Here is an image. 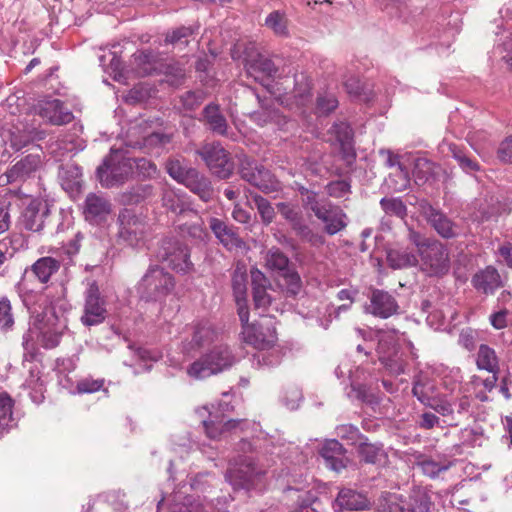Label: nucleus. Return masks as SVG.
Segmentation results:
<instances>
[{"instance_id":"1","label":"nucleus","mask_w":512,"mask_h":512,"mask_svg":"<svg viewBox=\"0 0 512 512\" xmlns=\"http://www.w3.org/2000/svg\"><path fill=\"white\" fill-rule=\"evenodd\" d=\"M165 168L172 179L184 185L202 201L212 200L214 189L210 179L196 168L189 166L185 159L170 158L167 160Z\"/></svg>"},{"instance_id":"2","label":"nucleus","mask_w":512,"mask_h":512,"mask_svg":"<svg viewBox=\"0 0 512 512\" xmlns=\"http://www.w3.org/2000/svg\"><path fill=\"white\" fill-rule=\"evenodd\" d=\"M96 174L105 188L124 184L134 174L133 158L126 157L120 150H111L102 165L97 168Z\"/></svg>"},{"instance_id":"3","label":"nucleus","mask_w":512,"mask_h":512,"mask_svg":"<svg viewBox=\"0 0 512 512\" xmlns=\"http://www.w3.org/2000/svg\"><path fill=\"white\" fill-rule=\"evenodd\" d=\"M173 276L164 268L150 266L137 284V293L145 301H160L166 298L174 289Z\"/></svg>"},{"instance_id":"4","label":"nucleus","mask_w":512,"mask_h":512,"mask_svg":"<svg viewBox=\"0 0 512 512\" xmlns=\"http://www.w3.org/2000/svg\"><path fill=\"white\" fill-rule=\"evenodd\" d=\"M234 362L235 356L231 349L226 345H218L194 361L187 373L195 379H204L231 367Z\"/></svg>"},{"instance_id":"5","label":"nucleus","mask_w":512,"mask_h":512,"mask_svg":"<svg viewBox=\"0 0 512 512\" xmlns=\"http://www.w3.org/2000/svg\"><path fill=\"white\" fill-rule=\"evenodd\" d=\"M265 470L256 464L253 457L240 455L226 473V479L234 489L249 490L254 487Z\"/></svg>"},{"instance_id":"6","label":"nucleus","mask_w":512,"mask_h":512,"mask_svg":"<svg viewBox=\"0 0 512 512\" xmlns=\"http://www.w3.org/2000/svg\"><path fill=\"white\" fill-rule=\"evenodd\" d=\"M196 154L218 178L227 179L232 175L234 163L229 152L219 142L204 143L196 150Z\"/></svg>"},{"instance_id":"7","label":"nucleus","mask_w":512,"mask_h":512,"mask_svg":"<svg viewBox=\"0 0 512 512\" xmlns=\"http://www.w3.org/2000/svg\"><path fill=\"white\" fill-rule=\"evenodd\" d=\"M239 174L243 180L265 194L277 192L281 189L280 182L269 170L248 157H243L240 160Z\"/></svg>"},{"instance_id":"8","label":"nucleus","mask_w":512,"mask_h":512,"mask_svg":"<svg viewBox=\"0 0 512 512\" xmlns=\"http://www.w3.org/2000/svg\"><path fill=\"white\" fill-rule=\"evenodd\" d=\"M421 269L429 276L444 275L449 271L447 248L439 241L423 244L419 249Z\"/></svg>"},{"instance_id":"9","label":"nucleus","mask_w":512,"mask_h":512,"mask_svg":"<svg viewBox=\"0 0 512 512\" xmlns=\"http://www.w3.org/2000/svg\"><path fill=\"white\" fill-rule=\"evenodd\" d=\"M242 323V337L245 343L259 350L269 349L277 341V333L272 318H264L260 322Z\"/></svg>"},{"instance_id":"10","label":"nucleus","mask_w":512,"mask_h":512,"mask_svg":"<svg viewBox=\"0 0 512 512\" xmlns=\"http://www.w3.org/2000/svg\"><path fill=\"white\" fill-rule=\"evenodd\" d=\"M118 239L128 246L135 247L143 240L147 232V224L141 216L131 209H123L118 215Z\"/></svg>"},{"instance_id":"11","label":"nucleus","mask_w":512,"mask_h":512,"mask_svg":"<svg viewBox=\"0 0 512 512\" xmlns=\"http://www.w3.org/2000/svg\"><path fill=\"white\" fill-rule=\"evenodd\" d=\"M106 315V301L101 296L96 281H91L88 283L84 293V307L81 322L87 327L98 325L104 322Z\"/></svg>"},{"instance_id":"12","label":"nucleus","mask_w":512,"mask_h":512,"mask_svg":"<svg viewBox=\"0 0 512 512\" xmlns=\"http://www.w3.org/2000/svg\"><path fill=\"white\" fill-rule=\"evenodd\" d=\"M158 257L168 262L169 266L178 272L185 273L192 268L188 247L177 239H164L159 249Z\"/></svg>"},{"instance_id":"13","label":"nucleus","mask_w":512,"mask_h":512,"mask_svg":"<svg viewBox=\"0 0 512 512\" xmlns=\"http://www.w3.org/2000/svg\"><path fill=\"white\" fill-rule=\"evenodd\" d=\"M43 153L37 149L35 153H30L11 166L2 177L6 178V183L24 182L33 177L42 167Z\"/></svg>"},{"instance_id":"14","label":"nucleus","mask_w":512,"mask_h":512,"mask_svg":"<svg viewBox=\"0 0 512 512\" xmlns=\"http://www.w3.org/2000/svg\"><path fill=\"white\" fill-rule=\"evenodd\" d=\"M432 502L424 489H414L409 496L399 502L385 504L380 512H431Z\"/></svg>"},{"instance_id":"15","label":"nucleus","mask_w":512,"mask_h":512,"mask_svg":"<svg viewBox=\"0 0 512 512\" xmlns=\"http://www.w3.org/2000/svg\"><path fill=\"white\" fill-rule=\"evenodd\" d=\"M112 211L110 200L101 193H89L84 201L83 214L87 221L100 223L105 221Z\"/></svg>"},{"instance_id":"16","label":"nucleus","mask_w":512,"mask_h":512,"mask_svg":"<svg viewBox=\"0 0 512 512\" xmlns=\"http://www.w3.org/2000/svg\"><path fill=\"white\" fill-rule=\"evenodd\" d=\"M369 299L366 312L375 317L387 319L398 313L399 305L396 299L386 291L374 289Z\"/></svg>"},{"instance_id":"17","label":"nucleus","mask_w":512,"mask_h":512,"mask_svg":"<svg viewBox=\"0 0 512 512\" xmlns=\"http://www.w3.org/2000/svg\"><path fill=\"white\" fill-rule=\"evenodd\" d=\"M423 215L441 237L449 239L458 235L457 225L442 211L428 204L423 207Z\"/></svg>"},{"instance_id":"18","label":"nucleus","mask_w":512,"mask_h":512,"mask_svg":"<svg viewBox=\"0 0 512 512\" xmlns=\"http://www.w3.org/2000/svg\"><path fill=\"white\" fill-rule=\"evenodd\" d=\"M321 222L324 223V231L328 235H335L344 230L348 225V216L343 209L330 202L319 214L316 216Z\"/></svg>"},{"instance_id":"19","label":"nucleus","mask_w":512,"mask_h":512,"mask_svg":"<svg viewBox=\"0 0 512 512\" xmlns=\"http://www.w3.org/2000/svg\"><path fill=\"white\" fill-rule=\"evenodd\" d=\"M39 115L53 125H63L72 121L73 114L59 99L45 100L38 105Z\"/></svg>"},{"instance_id":"20","label":"nucleus","mask_w":512,"mask_h":512,"mask_svg":"<svg viewBox=\"0 0 512 512\" xmlns=\"http://www.w3.org/2000/svg\"><path fill=\"white\" fill-rule=\"evenodd\" d=\"M369 504L364 494L350 488H343L339 491L333 507L337 512L361 511L368 509Z\"/></svg>"},{"instance_id":"21","label":"nucleus","mask_w":512,"mask_h":512,"mask_svg":"<svg viewBox=\"0 0 512 512\" xmlns=\"http://www.w3.org/2000/svg\"><path fill=\"white\" fill-rule=\"evenodd\" d=\"M232 288L237 311L241 322L249 321V310L247 307V275L245 270L237 267L232 275Z\"/></svg>"},{"instance_id":"22","label":"nucleus","mask_w":512,"mask_h":512,"mask_svg":"<svg viewBox=\"0 0 512 512\" xmlns=\"http://www.w3.org/2000/svg\"><path fill=\"white\" fill-rule=\"evenodd\" d=\"M209 227L219 242L228 250L241 248L244 244L235 228L219 218L211 217Z\"/></svg>"},{"instance_id":"23","label":"nucleus","mask_w":512,"mask_h":512,"mask_svg":"<svg viewBox=\"0 0 512 512\" xmlns=\"http://www.w3.org/2000/svg\"><path fill=\"white\" fill-rule=\"evenodd\" d=\"M246 71L255 80L274 78L278 73L275 63L262 54L250 57L246 60Z\"/></svg>"},{"instance_id":"24","label":"nucleus","mask_w":512,"mask_h":512,"mask_svg":"<svg viewBox=\"0 0 512 512\" xmlns=\"http://www.w3.org/2000/svg\"><path fill=\"white\" fill-rule=\"evenodd\" d=\"M42 203L38 200L31 201L23 210L19 223L22 228L32 232H39L44 226V213Z\"/></svg>"},{"instance_id":"25","label":"nucleus","mask_w":512,"mask_h":512,"mask_svg":"<svg viewBox=\"0 0 512 512\" xmlns=\"http://www.w3.org/2000/svg\"><path fill=\"white\" fill-rule=\"evenodd\" d=\"M472 284L476 290L489 294L501 287L502 281L497 269L487 266L473 276Z\"/></svg>"},{"instance_id":"26","label":"nucleus","mask_w":512,"mask_h":512,"mask_svg":"<svg viewBox=\"0 0 512 512\" xmlns=\"http://www.w3.org/2000/svg\"><path fill=\"white\" fill-rule=\"evenodd\" d=\"M416 464L420 467L423 474L430 478H435L441 473L450 469L454 461L449 460L444 455H436V456H420L417 458Z\"/></svg>"},{"instance_id":"27","label":"nucleus","mask_w":512,"mask_h":512,"mask_svg":"<svg viewBox=\"0 0 512 512\" xmlns=\"http://www.w3.org/2000/svg\"><path fill=\"white\" fill-rule=\"evenodd\" d=\"M242 420L230 419L224 421V415L213 414L209 412L208 419H203L202 424L206 435L211 439H218L224 431H229L237 427Z\"/></svg>"},{"instance_id":"28","label":"nucleus","mask_w":512,"mask_h":512,"mask_svg":"<svg viewBox=\"0 0 512 512\" xmlns=\"http://www.w3.org/2000/svg\"><path fill=\"white\" fill-rule=\"evenodd\" d=\"M34 134V129L25 126L19 127L18 125H13L12 128L2 131L3 140L15 151H19L32 142Z\"/></svg>"},{"instance_id":"29","label":"nucleus","mask_w":512,"mask_h":512,"mask_svg":"<svg viewBox=\"0 0 512 512\" xmlns=\"http://www.w3.org/2000/svg\"><path fill=\"white\" fill-rule=\"evenodd\" d=\"M216 331L207 322L197 323L193 327V333L189 346L191 349H201L212 344L216 339Z\"/></svg>"},{"instance_id":"30","label":"nucleus","mask_w":512,"mask_h":512,"mask_svg":"<svg viewBox=\"0 0 512 512\" xmlns=\"http://www.w3.org/2000/svg\"><path fill=\"white\" fill-rule=\"evenodd\" d=\"M203 115L209 129L219 135H227L228 123L216 104H209L203 110Z\"/></svg>"},{"instance_id":"31","label":"nucleus","mask_w":512,"mask_h":512,"mask_svg":"<svg viewBox=\"0 0 512 512\" xmlns=\"http://www.w3.org/2000/svg\"><path fill=\"white\" fill-rule=\"evenodd\" d=\"M60 268V262L50 256L39 258L32 266L31 272L41 283H47Z\"/></svg>"},{"instance_id":"32","label":"nucleus","mask_w":512,"mask_h":512,"mask_svg":"<svg viewBox=\"0 0 512 512\" xmlns=\"http://www.w3.org/2000/svg\"><path fill=\"white\" fill-rule=\"evenodd\" d=\"M133 63L142 76L158 70L159 57L152 50H143L133 54Z\"/></svg>"},{"instance_id":"33","label":"nucleus","mask_w":512,"mask_h":512,"mask_svg":"<svg viewBox=\"0 0 512 512\" xmlns=\"http://www.w3.org/2000/svg\"><path fill=\"white\" fill-rule=\"evenodd\" d=\"M476 365L480 370L497 374L499 372V361L495 350L486 344H481L477 353Z\"/></svg>"},{"instance_id":"34","label":"nucleus","mask_w":512,"mask_h":512,"mask_svg":"<svg viewBox=\"0 0 512 512\" xmlns=\"http://www.w3.org/2000/svg\"><path fill=\"white\" fill-rule=\"evenodd\" d=\"M358 454L361 460L368 464H380L387 459L382 445L368 443L367 440L360 442Z\"/></svg>"},{"instance_id":"35","label":"nucleus","mask_w":512,"mask_h":512,"mask_svg":"<svg viewBox=\"0 0 512 512\" xmlns=\"http://www.w3.org/2000/svg\"><path fill=\"white\" fill-rule=\"evenodd\" d=\"M289 20L284 12L279 10L272 11L265 19V26L270 29L275 36L281 38L289 37Z\"/></svg>"},{"instance_id":"36","label":"nucleus","mask_w":512,"mask_h":512,"mask_svg":"<svg viewBox=\"0 0 512 512\" xmlns=\"http://www.w3.org/2000/svg\"><path fill=\"white\" fill-rule=\"evenodd\" d=\"M250 119L260 127H264L269 124L280 125L283 117L279 111L271 108H262L259 111H255L250 114Z\"/></svg>"},{"instance_id":"37","label":"nucleus","mask_w":512,"mask_h":512,"mask_svg":"<svg viewBox=\"0 0 512 512\" xmlns=\"http://www.w3.org/2000/svg\"><path fill=\"white\" fill-rule=\"evenodd\" d=\"M15 325V315L11 300L7 296L0 297V331L8 332Z\"/></svg>"},{"instance_id":"38","label":"nucleus","mask_w":512,"mask_h":512,"mask_svg":"<svg viewBox=\"0 0 512 512\" xmlns=\"http://www.w3.org/2000/svg\"><path fill=\"white\" fill-rule=\"evenodd\" d=\"M389 265L394 269H402L417 264L414 254L407 251L391 250L387 255Z\"/></svg>"},{"instance_id":"39","label":"nucleus","mask_w":512,"mask_h":512,"mask_svg":"<svg viewBox=\"0 0 512 512\" xmlns=\"http://www.w3.org/2000/svg\"><path fill=\"white\" fill-rule=\"evenodd\" d=\"M14 400L7 392L0 393V429H6L13 423Z\"/></svg>"},{"instance_id":"40","label":"nucleus","mask_w":512,"mask_h":512,"mask_svg":"<svg viewBox=\"0 0 512 512\" xmlns=\"http://www.w3.org/2000/svg\"><path fill=\"white\" fill-rule=\"evenodd\" d=\"M292 229L296 235L305 242H308L312 246H320L324 244L323 236L315 233L303 220H299L292 226Z\"/></svg>"},{"instance_id":"41","label":"nucleus","mask_w":512,"mask_h":512,"mask_svg":"<svg viewBox=\"0 0 512 512\" xmlns=\"http://www.w3.org/2000/svg\"><path fill=\"white\" fill-rule=\"evenodd\" d=\"M264 259L266 267L271 270L285 271L288 269L289 258L279 248L269 249Z\"/></svg>"},{"instance_id":"42","label":"nucleus","mask_w":512,"mask_h":512,"mask_svg":"<svg viewBox=\"0 0 512 512\" xmlns=\"http://www.w3.org/2000/svg\"><path fill=\"white\" fill-rule=\"evenodd\" d=\"M435 164L426 158L415 160L413 176L417 184L426 183L434 174Z\"/></svg>"},{"instance_id":"43","label":"nucleus","mask_w":512,"mask_h":512,"mask_svg":"<svg viewBox=\"0 0 512 512\" xmlns=\"http://www.w3.org/2000/svg\"><path fill=\"white\" fill-rule=\"evenodd\" d=\"M252 200L257 208V211L261 217V221L264 225H269L273 222L276 213L275 209L266 198L259 194L252 196Z\"/></svg>"},{"instance_id":"44","label":"nucleus","mask_w":512,"mask_h":512,"mask_svg":"<svg viewBox=\"0 0 512 512\" xmlns=\"http://www.w3.org/2000/svg\"><path fill=\"white\" fill-rule=\"evenodd\" d=\"M449 150L453 158L458 162L461 169L466 173H473L480 170V165L477 161L473 160L467 154L459 149L456 145L451 144Z\"/></svg>"},{"instance_id":"45","label":"nucleus","mask_w":512,"mask_h":512,"mask_svg":"<svg viewBox=\"0 0 512 512\" xmlns=\"http://www.w3.org/2000/svg\"><path fill=\"white\" fill-rule=\"evenodd\" d=\"M82 176L81 169L72 163L61 166L59 177L67 188H73L80 183Z\"/></svg>"},{"instance_id":"46","label":"nucleus","mask_w":512,"mask_h":512,"mask_svg":"<svg viewBox=\"0 0 512 512\" xmlns=\"http://www.w3.org/2000/svg\"><path fill=\"white\" fill-rule=\"evenodd\" d=\"M301 194L305 195L303 199V205L310 209L315 216H319L320 212L330 203L328 200H321L314 191H310L306 188L301 189Z\"/></svg>"},{"instance_id":"47","label":"nucleus","mask_w":512,"mask_h":512,"mask_svg":"<svg viewBox=\"0 0 512 512\" xmlns=\"http://www.w3.org/2000/svg\"><path fill=\"white\" fill-rule=\"evenodd\" d=\"M380 205L388 215L403 219L407 214L406 205L399 198H382Z\"/></svg>"},{"instance_id":"48","label":"nucleus","mask_w":512,"mask_h":512,"mask_svg":"<svg viewBox=\"0 0 512 512\" xmlns=\"http://www.w3.org/2000/svg\"><path fill=\"white\" fill-rule=\"evenodd\" d=\"M333 129L335 131L337 140L341 143L343 150L346 153V157L354 158V153H350L351 151V145H350V139H351V128L346 123H340L335 124L333 126Z\"/></svg>"},{"instance_id":"49","label":"nucleus","mask_w":512,"mask_h":512,"mask_svg":"<svg viewBox=\"0 0 512 512\" xmlns=\"http://www.w3.org/2000/svg\"><path fill=\"white\" fill-rule=\"evenodd\" d=\"M278 212L287 220L291 227L303 218L301 211L294 204L279 202L276 204Z\"/></svg>"},{"instance_id":"50","label":"nucleus","mask_w":512,"mask_h":512,"mask_svg":"<svg viewBox=\"0 0 512 512\" xmlns=\"http://www.w3.org/2000/svg\"><path fill=\"white\" fill-rule=\"evenodd\" d=\"M284 285L287 292L291 295H297L302 287V281L300 275L289 268L284 271L283 274Z\"/></svg>"},{"instance_id":"51","label":"nucleus","mask_w":512,"mask_h":512,"mask_svg":"<svg viewBox=\"0 0 512 512\" xmlns=\"http://www.w3.org/2000/svg\"><path fill=\"white\" fill-rule=\"evenodd\" d=\"M336 435L341 439L349 440L352 443H355L358 440H367V438L360 433L359 429L352 424H342L337 426Z\"/></svg>"},{"instance_id":"52","label":"nucleus","mask_w":512,"mask_h":512,"mask_svg":"<svg viewBox=\"0 0 512 512\" xmlns=\"http://www.w3.org/2000/svg\"><path fill=\"white\" fill-rule=\"evenodd\" d=\"M325 190L330 197L341 198L351 192V185L346 180H336L329 182Z\"/></svg>"},{"instance_id":"53","label":"nucleus","mask_w":512,"mask_h":512,"mask_svg":"<svg viewBox=\"0 0 512 512\" xmlns=\"http://www.w3.org/2000/svg\"><path fill=\"white\" fill-rule=\"evenodd\" d=\"M173 141L172 133L153 132L144 139V144L149 147L164 148Z\"/></svg>"},{"instance_id":"54","label":"nucleus","mask_w":512,"mask_h":512,"mask_svg":"<svg viewBox=\"0 0 512 512\" xmlns=\"http://www.w3.org/2000/svg\"><path fill=\"white\" fill-rule=\"evenodd\" d=\"M103 386L104 379L84 378L78 381L75 392L78 394L94 393L101 390Z\"/></svg>"},{"instance_id":"55","label":"nucleus","mask_w":512,"mask_h":512,"mask_svg":"<svg viewBox=\"0 0 512 512\" xmlns=\"http://www.w3.org/2000/svg\"><path fill=\"white\" fill-rule=\"evenodd\" d=\"M428 406L444 417H452L454 410L451 402L444 397L432 398Z\"/></svg>"},{"instance_id":"56","label":"nucleus","mask_w":512,"mask_h":512,"mask_svg":"<svg viewBox=\"0 0 512 512\" xmlns=\"http://www.w3.org/2000/svg\"><path fill=\"white\" fill-rule=\"evenodd\" d=\"M193 34V29L191 27H179L173 30L171 33H168L165 41L171 44H184L188 43V37Z\"/></svg>"},{"instance_id":"57","label":"nucleus","mask_w":512,"mask_h":512,"mask_svg":"<svg viewBox=\"0 0 512 512\" xmlns=\"http://www.w3.org/2000/svg\"><path fill=\"white\" fill-rule=\"evenodd\" d=\"M134 169L137 170V173L144 177H152L157 173L156 165L145 158H133Z\"/></svg>"},{"instance_id":"58","label":"nucleus","mask_w":512,"mask_h":512,"mask_svg":"<svg viewBox=\"0 0 512 512\" xmlns=\"http://www.w3.org/2000/svg\"><path fill=\"white\" fill-rule=\"evenodd\" d=\"M302 391L296 386H288L283 395L284 404L291 410L296 409L302 400Z\"/></svg>"},{"instance_id":"59","label":"nucleus","mask_w":512,"mask_h":512,"mask_svg":"<svg viewBox=\"0 0 512 512\" xmlns=\"http://www.w3.org/2000/svg\"><path fill=\"white\" fill-rule=\"evenodd\" d=\"M345 452L343 445L336 439L327 440L320 450L323 458H331L332 455H345Z\"/></svg>"},{"instance_id":"60","label":"nucleus","mask_w":512,"mask_h":512,"mask_svg":"<svg viewBox=\"0 0 512 512\" xmlns=\"http://www.w3.org/2000/svg\"><path fill=\"white\" fill-rule=\"evenodd\" d=\"M11 203L6 200H0V235L7 232L12 223L10 214Z\"/></svg>"},{"instance_id":"61","label":"nucleus","mask_w":512,"mask_h":512,"mask_svg":"<svg viewBox=\"0 0 512 512\" xmlns=\"http://www.w3.org/2000/svg\"><path fill=\"white\" fill-rule=\"evenodd\" d=\"M509 314L510 313L507 309H501L497 312L492 313L489 316L490 324L492 325L493 328L497 330L506 328L510 323Z\"/></svg>"},{"instance_id":"62","label":"nucleus","mask_w":512,"mask_h":512,"mask_svg":"<svg viewBox=\"0 0 512 512\" xmlns=\"http://www.w3.org/2000/svg\"><path fill=\"white\" fill-rule=\"evenodd\" d=\"M161 66L162 68L160 69V71L163 72L166 76H171L173 78L171 80V84L178 83L185 76V71L179 64L168 63Z\"/></svg>"},{"instance_id":"63","label":"nucleus","mask_w":512,"mask_h":512,"mask_svg":"<svg viewBox=\"0 0 512 512\" xmlns=\"http://www.w3.org/2000/svg\"><path fill=\"white\" fill-rule=\"evenodd\" d=\"M268 287L252 289L253 302L256 308H267L271 304V296L267 293Z\"/></svg>"},{"instance_id":"64","label":"nucleus","mask_w":512,"mask_h":512,"mask_svg":"<svg viewBox=\"0 0 512 512\" xmlns=\"http://www.w3.org/2000/svg\"><path fill=\"white\" fill-rule=\"evenodd\" d=\"M498 158L504 163H512V136L506 137L499 145Z\"/></svg>"}]
</instances>
